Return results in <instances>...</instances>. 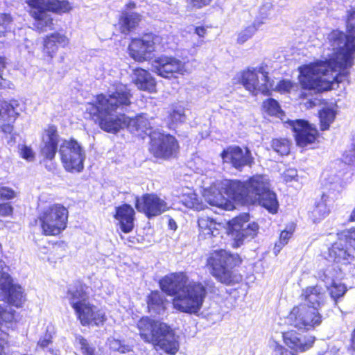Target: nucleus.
Wrapping results in <instances>:
<instances>
[{"instance_id":"1","label":"nucleus","mask_w":355,"mask_h":355,"mask_svg":"<svg viewBox=\"0 0 355 355\" xmlns=\"http://www.w3.org/2000/svg\"><path fill=\"white\" fill-rule=\"evenodd\" d=\"M347 14L348 35L334 30L328 35V59L304 64L298 68L300 84L303 89L315 93L331 89L334 83L343 81L349 75L355 52V8Z\"/></svg>"},{"instance_id":"2","label":"nucleus","mask_w":355,"mask_h":355,"mask_svg":"<svg viewBox=\"0 0 355 355\" xmlns=\"http://www.w3.org/2000/svg\"><path fill=\"white\" fill-rule=\"evenodd\" d=\"M131 94L127 85L116 84L113 90H109L107 94L96 96L95 103H89L86 107V113L98 123L104 131L116 133L121 129L126 128L130 132L144 137H150L156 131L153 130L151 122L146 114L137 116L131 119L124 112L130 106Z\"/></svg>"},{"instance_id":"3","label":"nucleus","mask_w":355,"mask_h":355,"mask_svg":"<svg viewBox=\"0 0 355 355\" xmlns=\"http://www.w3.org/2000/svg\"><path fill=\"white\" fill-rule=\"evenodd\" d=\"M225 193L236 201L242 203H259L270 213H277L279 203L276 194L270 189L268 178L266 175H255L246 182L228 180Z\"/></svg>"},{"instance_id":"4","label":"nucleus","mask_w":355,"mask_h":355,"mask_svg":"<svg viewBox=\"0 0 355 355\" xmlns=\"http://www.w3.org/2000/svg\"><path fill=\"white\" fill-rule=\"evenodd\" d=\"M301 297L306 304L293 307L288 317V322L299 329H314L322 322L318 310L326 300V289L320 285L308 286L302 290Z\"/></svg>"},{"instance_id":"5","label":"nucleus","mask_w":355,"mask_h":355,"mask_svg":"<svg viewBox=\"0 0 355 355\" xmlns=\"http://www.w3.org/2000/svg\"><path fill=\"white\" fill-rule=\"evenodd\" d=\"M137 327L141 338L145 342L159 346L171 354L178 351V344L174 333L165 323L143 317L137 322Z\"/></svg>"},{"instance_id":"6","label":"nucleus","mask_w":355,"mask_h":355,"mask_svg":"<svg viewBox=\"0 0 355 355\" xmlns=\"http://www.w3.org/2000/svg\"><path fill=\"white\" fill-rule=\"evenodd\" d=\"M241 262L238 254H232L225 250L213 252L207 259V266L211 274L220 283L234 285L242 280V276L234 268Z\"/></svg>"},{"instance_id":"7","label":"nucleus","mask_w":355,"mask_h":355,"mask_svg":"<svg viewBox=\"0 0 355 355\" xmlns=\"http://www.w3.org/2000/svg\"><path fill=\"white\" fill-rule=\"evenodd\" d=\"M26 2L31 8L30 14L35 19L33 25L40 32L53 28V18L48 12L62 14L71 9L69 2L66 0H26Z\"/></svg>"},{"instance_id":"8","label":"nucleus","mask_w":355,"mask_h":355,"mask_svg":"<svg viewBox=\"0 0 355 355\" xmlns=\"http://www.w3.org/2000/svg\"><path fill=\"white\" fill-rule=\"evenodd\" d=\"M347 246L338 237V240L329 248L327 259L332 263L319 271L323 279L332 280L334 277H343L347 272H351L353 268L352 263L355 257L349 252Z\"/></svg>"},{"instance_id":"9","label":"nucleus","mask_w":355,"mask_h":355,"mask_svg":"<svg viewBox=\"0 0 355 355\" xmlns=\"http://www.w3.org/2000/svg\"><path fill=\"white\" fill-rule=\"evenodd\" d=\"M207 296L206 287L200 282L189 280L173 299V307L182 313L196 314L202 307Z\"/></svg>"},{"instance_id":"10","label":"nucleus","mask_w":355,"mask_h":355,"mask_svg":"<svg viewBox=\"0 0 355 355\" xmlns=\"http://www.w3.org/2000/svg\"><path fill=\"white\" fill-rule=\"evenodd\" d=\"M227 234L232 239V246L239 248L245 241L254 239L259 231V225L250 221V215L243 213L230 220L227 223Z\"/></svg>"},{"instance_id":"11","label":"nucleus","mask_w":355,"mask_h":355,"mask_svg":"<svg viewBox=\"0 0 355 355\" xmlns=\"http://www.w3.org/2000/svg\"><path fill=\"white\" fill-rule=\"evenodd\" d=\"M68 210L60 204L45 207L40 213L39 220L46 235H58L67 227Z\"/></svg>"},{"instance_id":"12","label":"nucleus","mask_w":355,"mask_h":355,"mask_svg":"<svg viewBox=\"0 0 355 355\" xmlns=\"http://www.w3.org/2000/svg\"><path fill=\"white\" fill-rule=\"evenodd\" d=\"M59 153L64 169L70 173H80L84 168L85 150L74 139L64 140L60 146Z\"/></svg>"},{"instance_id":"13","label":"nucleus","mask_w":355,"mask_h":355,"mask_svg":"<svg viewBox=\"0 0 355 355\" xmlns=\"http://www.w3.org/2000/svg\"><path fill=\"white\" fill-rule=\"evenodd\" d=\"M268 73L263 66L248 69L241 74V83L253 95H257L259 93L269 95L273 84L272 81L270 80Z\"/></svg>"},{"instance_id":"14","label":"nucleus","mask_w":355,"mask_h":355,"mask_svg":"<svg viewBox=\"0 0 355 355\" xmlns=\"http://www.w3.org/2000/svg\"><path fill=\"white\" fill-rule=\"evenodd\" d=\"M160 40L159 36L152 33L133 39L128 47L130 55L138 62L147 60L152 58L154 51L160 50Z\"/></svg>"},{"instance_id":"15","label":"nucleus","mask_w":355,"mask_h":355,"mask_svg":"<svg viewBox=\"0 0 355 355\" xmlns=\"http://www.w3.org/2000/svg\"><path fill=\"white\" fill-rule=\"evenodd\" d=\"M4 261L0 260V295L9 304L20 307L25 300L23 288L13 284Z\"/></svg>"},{"instance_id":"16","label":"nucleus","mask_w":355,"mask_h":355,"mask_svg":"<svg viewBox=\"0 0 355 355\" xmlns=\"http://www.w3.org/2000/svg\"><path fill=\"white\" fill-rule=\"evenodd\" d=\"M179 146L177 139L169 134L154 132L150 139V152L159 158L168 159L174 156Z\"/></svg>"},{"instance_id":"17","label":"nucleus","mask_w":355,"mask_h":355,"mask_svg":"<svg viewBox=\"0 0 355 355\" xmlns=\"http://www.w3.org/2000/svg\"><path fill=\"white\" fill-rule=\"evenodd\" d=\"M135 207L138 211L148 218L159 216L168 209L167 203L155 194L146 193L136 198Z\"/></svg>"},{"instance_id":"18","label":"nucleus","mask_w":355,"mask_h":355,"mask_svg":"<svg viewBox=\"0 0 355 355\" xmlns=\"http://www.w3.org/2000/svg\"><path fill=\"white\" fill-rule=\"evenodd\" d=\"M285 124L294 134L297 144L304 147L315 141L318 130L303 119L288 120Z\"/></svg>"},{"instance_id":"19","label":"nucleus","mask_w":355,"mask_h":355,"mask_svg":"<svg viewBox=\"0 0 355 355\" xmlns=\"http://www.w3.org/2000/svg\"><path fill=\"white\" fill-rule=\"evenodd\" d=\"M224 162L230 163L233 167L241 171L245 166H251L254 164V157L248 148L244 150L239 146H230L221 153Z\"/></svg>"},{"instance_id":"20","label":"nucleus","mask_w":355,"mask_h":355,"mask_svg":"<svg viewBox=\"0 0 355 355\" xmlns=\"http://www.w3.org/2000/svg\"><path fill=\"white\" fill-rule=\"evenodd\" d=\"M184 68V62L173 57H159L152 63L153 71L164 78H171L176 73H182Z\"/></svg>"},{"instance_id":"21","label":"nucleus","mask_w":355,"mask_h":355,"mask_svg":"<svg viewBox=\"0 0 355 355\" xmlns=\"http://www.w3.org/2000/svg\"><path fill=\"white\" fill-rule=\"evenodd\" d=\"M73 308L83 325L93 324L98 326L103 324L106 320L105 313L91 304L89 300Z\"/></svg>"},{"instance_id":"22","label":"nucleus","mask_w":355,"mask_h":355,"mask_svg":"<svg viewBox=\"0 0 355 355\" xmlns=\"http://www.w3.org/2000/svg\"><path fill=\"white\" fill-rule=\"evenodd\" d=\"M284 343L291 349L297 352L309 349L315 342L312 336H301L295 331H291L283 334Z\"/></svg>"},{"instance_id":"23","label":"nucleus","mask_w":355,"mask_h":355,"mask_svg":"<svg viewBox=\"0 0 355 355\" xmlns=\"http://www.w3.org/2000/svg\"><path fill=\"white\" fill-rule=\"evenodd\" d=\"M188 277L183 272L172 273L159 281V286L163 292L168 295L176 297L178 293L187 282Z\"/></svg>"},{"instance_id":"24","label":"nucleus","mask_w":355,"mask_h":355,"mask_svg":"<svg viewBox=\"0 0 355 355\" xmlns=\"http://www.w3.org/2000/svg\"><path fill=\"white\" fill-rule=\"evenodd\" d=\"M59 135L54 127H50L46 130V137L44 138V146L41 148L40 153L43 157L42 162L52 161L58 151Z\"/></svg>"},{"instance_id":"25","label":"nucleus","mask_w":355,"mask_h":355,"mask_svg":"<svg viewBox=\"0 0 355 355\" xmlns=\"http://www.w3.org/2000/svg\"><path fill=\"white\" fill-rule=\"evenodd\" d=\"M135 211L133 208L124 204L116 208L115 218L119 222L121 230L125 233L131 232L134 227Z\"/></svg>"},{"instance_id":"26","label":"nucleus","mask_w":355,"mask_h":355,"mask_svg":"<svg viewBox=\"0 0 355 355\" xmlns=\"http://www.w3.org/2000/svg\"><path fill=\"white\" fill-rule=\"evenodd\" d=\"M69 43L68 38L62 34L54 33L46 36L44 42V53L46 55L49 59L53 58L59 46H64Z\"/></svg>"},{"instance_id":"27","label":"nucleus","mask_w":355,"mask_h":355,"mask_svg":"<svg viewBox=\"0 0 355 355\" xmlns=\"http://www.w3.org/2000/svg\"><path fill=\"white\" fill-rule=\"evenodd\" d=\"M133 75V82L138 89L150 93L155 91V80L148 71L141 68L136 69Z\"/></svg>"},{"instance_id":"28","label":"nucleus","mask_w":355,"mask_h":355,"mask_svg":"<svg viewBox=\"0 0 355 355\" xmlns=\"http://www.w3.org/2000/svg\"><path fill=\"white\" fill-rule=\"evenodd\" d=\"M18 114L15 108L13 103L3 102L0 105V117L6 122L1 124V130L5 133L11 134L13 130V126L11 125L13 123Z\"/></svg>"},{"instance_id":"29","label":"nucleus","mask_w":355,"mask_h":355,"mask_svg":"<svg viewBox=\"0 0 355 355\" xmlns=\"http://www.w3.org/2000/svg\"><path fill=\"white\" fill-rule=\"evenodd\" d=\"M167 300L164 294L155 291L151 292L147 298L148 309L152 315H160L164 313Z\"/></svg>"},{"instance_id":"30","label":"nucleus","mask_w":355,"mask_h":355,"mask_svg":"<svg viewBox=\"0 0 355 355\" xmlns=\"http://www.w3.org/2000/svg\"><path fill=\"white\" fill-rule=\"evenodd\" d=\"M198 224L200 234L203 235L205 239L217 236L220 234V230L222 227L220 223H217L214 220L207 216L199 217Z\"/></svg>"},{"instance_id":"31","label":"nucleus","mask_w":355,"mask_h":355,"mask_svg":"<svg viewBox=\"0 0 355 355\" xmlns=\"http://www.w3.org/2000/svg\"><path fill=\"white\" fill-rule=\"evenodd\" d=\"M141 20V15L139 13L129 10L123 11L119 19L121 33L128 34L139 25Z\"/></svg>"},{"instance_id":"32","label":"nucleus","mask_w":355,"mask_h":355,"mask_svg":"<svg viewBox=\"0 0 355 355\" xmlns=\"http://www.w3.org/2000/svg\"><path fill=\"white\" fill-rule=\"evenodd\" d=\"M89 288L80 283H76L73 287L69 289L68 296L71 306H78L89 300Z\"/></svg>"},{"instance_id":"33","label":"nucleus","mask_w":355,"mask_h":355,"mask_svg":"<svg viewBox=\"0 0 355 355\" xmlns=\"http://www.w3.org/2000/svg\"><path fill=\"white\" fill-rule=\"evenodd\" d=\"M318 277L320 280L323 282L325 284V289L329 291L330 295L332 299L336 302L340 297H342L347 291V288L344 284L337 282V279H342L343 277H334L332 280L323 279L321 277V272H318Z\"/></svg>"},{"instance_id":"34","label":"nucleus","mask_w":355,"mask_h":355,"mask_svg":"<svg viewBox=\"0 0 355 355\" xmlns=\"http://www.w3.org/2000/svg\"><path fill=\"white\" fill-rule=\"evenodd\" d=\"M328 202L329 198L324 194L318 201L315 202L313 209L309 212V217L313 223L322 220L329 214L330 209Z\"/></svg>"},{"instance_id":"35","label":"nucleus","mask_w":355,"mask_h":355,"mask_svg":"<svg viewBox=\"0 0 355 355\" xmlns=\"http://www.w3.org/2000/svg\"><path fill=\"white\" fill-rule=\"evenodd\" d=\"M205 198L206 201L211 206H215L224 210H232L234 208L233 204L223 196L218 191H207L205 195Z\"/></svg>"},{"instance_id":"36","label":"nucleus","mask_w":355,"mask_h":355,"mask_svg":"<svg viewBox=\"0 0 355 355\" xmlns=\"http://www.w3.org/2000/svg\"><path fill=\"white\" fill-rule=\"evenodd\" d=\"M15 311L7 304L0 305V332L3 328L13 329L16 326Z\"/></svg>"},{"instance_id":"37","label":"nucleus","mask_w":355,"mask_h":355,"mask_svg":"<svg viewBox=\"0 0 355 355\" xmlns=\"http://www.w3.org/2000/svg\"><path fill=\"white\" fill-rule=\"evenodd\" d=\"M170 128L173 125L184 123L186 121L185 109L180 104H173L170 107L168 115Z\"/></svg>"},{"instance_id":"38","label":"nucleus","mask_w":355,"mask_h":355,"mask_svg":"<svg viewBox=\"0 0 355 355\" xmlns=\"http://www.w3.org/2000/svg\"><path fill=\"white\" fill-rule=\"evenodd\" d=\"M15 197L12 189L0 186V200H9ZM12 207L9 203L0 204V216H8L12 213Z\"/></svg>"},{"instance_id":"39","label":"nucleus","mask_w":355,"mask_h":355,"mask_svg":"<svg viewBox=\"0 0 355 355\" xmlns=\"http://www.w3.org/2000/svg\"><path fill=\"white\" fill-rule=\"evenodd\" d=\"M335 116V112L331 109H324L320 112L319 117L322 130L329 129L330 124L334 120Z\"/></svg>"},{"instance_id":"40","label":"nucleus","mask_w":355,"mask_h":355,"mask_svg":"<svg viewBox=\"0 0 355 355\" xmlns=\"http://www.w3.org/2000/svg\"><path fill=\"white\" fill-rule=\"evenodd\" d=\"M340 241H343L349 248L355 250V227L345 230L337 233Z\"/></svg>"},{"instance_id":"41","label":"nucleus","mask_w":355,"mask_h":355,"mask_svg":"<svg viewBox=\"0 0 355 355\" xmlns=\"http://www.w3.org/2000/svg\"><path fill=\"white\" fill-rule=\"evenodd\" d=\"M263 24V21H255L253 24L248 26L245 29L242 31L238 36V42L241 44L244 43L248 39H250L253 34L256 32V31L259 28V27Z\"/></svg>"},{"instance_id":"42","label":"nucleus","mask_w":355,"mask_h":355,"mask_svg":"<svg viewBox=\"0 0 355 355\" xmlns=\"http://www.w3.org/2000/svg\"><path fill=\"white\" fill-rule=\"evenodd\" d=\"M263 106L265 111L271 116L280 117L282 115V110L279 103L273 98H269L264 101Z\"/></svg>"},{"instance_id":"43","label":"nucleus","mask_w":355,"mask_h":355,"mask_svg":"<svg viewBox=\"0 0 355 355\" xmlns=\"http://www.w3.org/2000/svg\"><path fill=\"white\" fill-rule=\"evenodd\" d=\"M272 148L280 155H288L290 150L289 142L286 139H275L272 141Z\"/></svg>"},{"instance_id":"44","label":"nucleus","mask_w":355,"mask_h":355,"mask_svg":"<svg viewBox=\"0 0 355 355\" xmlns=\"http://www.w3.org/2000/svg\"><path fill=\"white\" fill-rule=\"evenodd\" d=\"M108 345L112 350L123 354L129 352L132 350L131 346L126 345L125 343V340L115 339L114 338L108 339Z\"/></svg>"},{"instance_id":"45","label":"nucleus","mask_w":355,"mask_h":355,"mask_svg":"<svg viewBox=\"0 0 355 355\" xmlns=\"http://www.w3.org/2000/svg\"><path fill=\"white\" fill-rule=\"evenodd\" d=\"M76 342L80 346L83 355H94V349L89 346L87 340L83 336H77Z\"/></svg>"},{"instance_id":"46","label":"nucleus","mask_w":355,"mask_h":355,"mask_svg":"<svg viewBox=\"0 0 355 355\" xmlns=\"http://www.w3.org/2000/svg\"><path fill=\"white\" fill-rule=\"evenodd\" d=\"M11 21L12 18L10 15H0V37L4 35V33L7 31Z\"/></svg>"},{"instance_id":"47","label":"nucleus","mask_w":355,"mask_h":355,"mask_svg":"<svg viewBox=\"0 0 355 355\" xmlns=\"http://www.w3.org/2000/svg\"><path fill=\"white\" fill-rule=\"evenodd\" d=\"M8 345V334L4 331L0 332V355H7Z\"/></svg>"},{"instance_id":"48","label":"nucleus","mask_w":355,"mask_h":355,"mask_svg":"<svg viewBox=\"0 0 355 355\" xmlns=\"http://www.w3.org/2000/svg\"><path fill=\"white\" fill-rule=\"evenodd\" d=\"M343 162L348 165L355 166V146H352L343 154Z\"/></svg>"},{"instance_id":"49","label":"nucleus","mask_w":355,"mask_h":355,"mask_svg":"<svg viewBox=\"0 0 355 355\" xmlns=\"http://www.w3.org/2000/svg\"><path fill=\"white\" fill-rule=\"evenodd\" d=\"M293 84L289 80H282L276 86V89L280 92H289L293 88Z\"/></svg>"},{"instance_id":"50","label":"nucleus","mask_w":355,"mask_h":355,"mask_svg":"<svg viewBox=\"0 0 355 355\" xmlns=\"http://www.w3.org/2000/svg\"><path fill=\"white\" fill-rule=\"evenodd\" d=\"M20 155L24 159L29 162L33 161L35 157V154L33 150L30 147H28L26 146H23L21 147L20 150Z\"/></svg>"},{"instance_id":"51","label":"nucleus","mask_w":355,"mask_h":355,"mask_svg":"<svg viewBox=\"0 0 355 355\" xmlns=\"http://www.w3.org/2000/svg\"><path fill=\"white\" fill-rule=\"evenodd\" d=\"M272 8V5L270 2L266 3L263 5L259 10V15L262 19L268 18L270 13L269 12Z\"/></svg>"},{"instance_id":"52","label":"nucleus","mask_w":355,"mask_h":355,"mask_svg":"<svg viewBox=\"0 0 355 355\" xmlns=\"http://www.w3.org/2000/svg\"><path fill=\"white\" fill-rule=\"evenodd\" d=\"M184 204L189 208H197L198 200L196 198V195L195 193H191L189 196V200H187L186 199L183 200Z\"/></svg>"},{"instance_id":"53","label":"nucleus","mask_w":355,"mask_h":355,"mask_svg":"<svg viewBox=\"0 0 355 355\" xmlns=\"http://www.w3.org/2000/svg\"><path fill=\"white\" fill-rule=\"evenodd\" d=\"M292 231L284 230L281 232L279 242L282 245H284L288 243V239L292 236Z\"/></svg>"},{"instance_id":"54","label":"nucleus","mask_w":355,"mask_h":355,"mask_svg":"<svg viewBox=\"0 0 355 355\" xmlns=\"http://www.w3.org/2000/svg\"><path fill=\"white\" fill-rule=\"evenodd\" d=\"M284 177L286 182L292 181L297 177V171L294 168H289L285 171Z\"/></svg>"},{"instance_id":"55","label":"nucleus","mask_w":355,"mask_h":355,"mask_svg":"<svg viewBox=\"0 0 355 355\" xmlns=\"http://www.w3.org/2000/svg\"><path fill=\"white\" fill-rule=\"evenodd\" d=\"M272 355H293L291 352L287 350L282 346H277Z\"/></svg>"},{"instance_id":"56","label":"nucleus","mask_w":355,"mask_h":355,"mask_svg":"<svg viewBox=\"0 0 355 355\" xmlns=\"http://www.w3.org/2000/svg\"><path fill=\"white\" fill-rule=\"evenodd\" d=\"M348 351L352 355H355V329L351 334L350 345L348 347Z\"/></svg>"},{"instance_id":"57","label":"nucleus","mask_w":355,"mask_h":355,"mask_svg":"<svg viewBox=\"0 0 355 355\" xmlns=\"http://www.w3.org/2000/svg\"><path fill=\"white\" fill-rule=\"evenodd\" d=\"M51 342V336L46 335L44 338L40 339V340L38 341V345L41 347L44 348L47 347Z\"/></svg>"},{"instance_id":"58","label":"nucleus","mask_w":355,"mask_h":355,"mask_svg":"<svg viewBox=\"0 0 355 355\" xmlns=\"http://www.w3.org/2000/svg\"><path fill=\"white\" fill-rule=\"evenodd\" d=\"M193 6L197 8H202L207 6L210 3L211 0H190Z\"/></svg>"},{"instance_id":"59","label":"nucleus","mask_w":355,"mask_h":355,"mask_svg":"<svg viewBox=\"0 0 355 355\" xmlns=\"http://www.w3.org/2000/svg\"><path fill=\"white\" fill-rule=\"evenodd\" d=\"M6 69V62L5 59L2 57H0V78L1 80H4V71Z\"/></svg>"},{"instance_id":"60","label":"nucleus","mask_w":355,"mask_h":355,"mask_svg":"<svg viewBox=\"0 0 355 355\" xmlns=\"http://www.w3.org/2000/svg\"><path fill=\"white\" fill-rule=\"evenodd\" d=\"M168 227L171 230H175L176 228H177V224L175 223V221L172 219V218H170L169 220H168Z\"/></svg>"},{"instance_id":"61","label":"nucleus","mask_w":355,"mask_h":355,"mask_svg":"<svg viewBox=\"0 0 355 355\" xmlns=\"http://www.w3.org/2000/svg\"><path fill=\"white\" fill-rule=\"evenodd\" d=\"M205 31V30L203 27H197L196 28V34L200 37H202L204 35Z\"/></svg>"},{"instance_id":"62","label":"nucleus","mask_w":355,"mask_h":355,"mask_svg":"<svg viewBox=\"0 0 355 355\" xmlns=\"http://www.w3.org/2000/svg\"><path fill=\"white\" fill-rule=\"evenodd\" d=\"M283 246L284 245H282L279 242L277 243L274 248L275 254H277L278 252H279Z\"/></svg>"},{"instance_id":"63","label":"nucleus","mask_w":355,"mask_h":355,"mask_svg":"<svg viewBox=\"0 0 355 355\" xmlns=\"http://www.w3.org/2000/svg\"><path fill=\"white\" fill-rule=\"evenodd\" d=\"M126 8L127 10H131L136 7V4L133 1H130L128 3L126 4Z\"/></svg>"},{"instance_id":"64","label":"nucleus","mask_w":355,"mask_h":355,"mask_svg":"<svg viewBox=\"0 0 355 355\" xmlns=\"http://www.w3.org/2000/svg\"><path fill=\"white\" fill-rule=\"evenodd\" d=\"M349 220L350 221H355V208L352 211L350 216H349Z\"/></svg>"}]
</instances>
